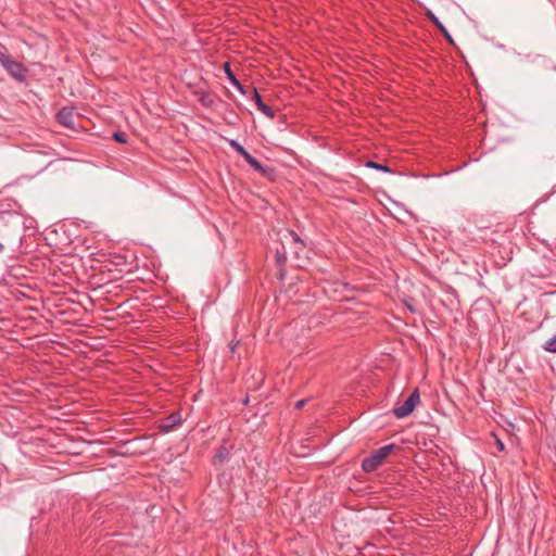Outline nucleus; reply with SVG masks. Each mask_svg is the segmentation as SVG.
Masks as SVG:
<instances>
[{"instance_id":"obj_3","label":"nucleus","mask_w":556,"mask_h":556,"mask_svg":"<svg viewBox=\"0 0 556 556\" xmlns=\"http://www.w3.org/2000/svg\"><path fill=\"white\" fill-rule=\"evenodd\" d=\"M395 448H397V446L394 443H391L371 451L370 454L362 460V469L366 473L376 471Z\"/></svg>"},{"instance_id":"obj_17","label":"nucleus","mask_w":556,"mask_h":556,"mask_svg":"<svg viewBox=\"0 0 556 556\" xmlns=\"http://www.w3.org/2000/svg\"><path fill=\"white\" fill-rule=\"evenodd\" d=\"M544 350L551 353H556V334L545 342Z\"/></svg>"},{"instance_id":"obj_24","label":"nucleus","mask_w":556,"mask_h":556,"mask_svg":"<svg viewBox=\"0 0 556 556\" xmlns=\"http://www.w3.org/2000/svg\"><path fill=\"white\" fill-rule=\"evenodd\" d=\"M3 249H4V245H3V243L0 242V252H2Z\"/></svg>"},{"instance_id":"obj_20","label":"nucleus","mask_w":556,"mask_h":556,"mask_svg":"<svg viewBox=\"0 0 556 556\" xmlns=\"http://www.w3.org/2000/svg\"><path fill=\"white\" fill-rule=\"evenodd\" d=\"M285 275H286L285 266L283 267H279V270L277 273L278 279L283 280Z\"/></svg>"},{"instance_id":"obj_19","label":"nucleus","mask_w":556,"mask_h":556,"mask_svg":"<svg viewBox=\"0 0 556 556\" xmlns=\"http://www.w3.org/2000/svg\"><path fill=\"white\" fill-rule=\"evenodd\" d=\"M306 402H307L306 399L298 401L294 405V408L298 410L302 409L304 407V405L306 404Z\"/></svg>"},{"instance_id":"obj_9","label":"nucleus","mask_w":556,"mask_h":556,"mask_svg":"<svg viewBox=\"0 0 556 556\" xmlns=\"http://www.w3.org/2000/svg\"><path fill=\"white\" fill-rule=\"evenodd\" d=\"M228 143L229 146L239 154L241 155L245 162L249 164L251 162V160L254 157L252 154H250L248 152V150L241 144L239 143L237 140L235 139H228Z\"/></svg>"},{"instance_id":"obj_16","label":"nucleus","mask_w":556,"mask_h":556,"mask_svg":"<svg viewBox=\"0 0 556 556\" xmlns=\"http://www.w3.org/2000/svg\"><path fill=\"white\" fill-rule=\"evenodd\" d=\"M112 139L118 143H126L128 140V136L126 132L118 130L113 132Z\"/></svg>"},{"instance_id":"obj_6","label":"nucleus","mask_w":556,"mask_h":556,"mask_svg":"<svg viewBox=\"0 0 556 556\" xmlns=\"http://www.w3.org/2000/svg\"><path fill=\"white\" fill-rule=\"evenodd\" d=\"M249 165L254 170H256L262 177L268 179L269 181H275L278 178V172L275 167L264 165L255 157L251 160Z\"/></svg>"},{"instance_id":"obj_18","label":"nucleus","mask_w":556,"mask_h":556,"mask_svg":"<svg viewBox=\"0 0 556 556\" xmlns=\"http://www.w3.org/2000/svg\"><path fill=\"white\" fill-rule=\"evenodd\" d=\"M289 236L291 237L292 241L296 244H300L301 245V250L304 248V242L300 239V237L298 236V233L293 230H289Z\"/></svg>"},{"instance_id":"obj_5","label":"nucleus","mask_w":556,"mask_h":556,"mask_svg":"<svg viewBox=\"0 0 556 556\" xmlns=\"http://www.w3.org/2000/svg\"><path fill=\"white\" fill-rule=\"evenodd\" d=\"M420 402V394H419V390L418 389H415L409 395L408 397L404 401L403 404H396L393 408H392V414L399 418V419H402V418H405L407 416H409L416 408L417 404Z\"/></svg>"},{"instance_id":"obj_1","label":"nucleus","mask_w":556,"mask_h":556,"mask_svg":"<svg viewBox=\"0 0 556 556\" xmlns=\"http://www.w3.org/2000/svg\"><path fill=\"white\" fill-rule=\"evenodd\" d=\"M224 72L231 87L244 96L247 100L253 101L254 104H264L262 97L257 92L256 88L253 87L251 83L240 81L231 71L230 64L228 62L224 63Z\"/></svg>"},{"instance_id":"obj_10","label":"nucleus","mask_w":556,"mask_h":556,"mask_svg":"<svg viewBox=\"0 0 556 556\" xmlns=\"http://www.w3.org/2000/svg\"><path fill=\"white\" fill-rule=\"evenodd\" d=\"M428 17L429 20L437 26L438 29H440V31L442 33V35L444 36V38L451 43V45H454V40L452 38V36L450 35V33L446 30V28L444 27V25L439 21V18L432 13V12H428Z\"/></svg>"},{"instance_id":"obj_13","label":"nucleus","mask_w":556,"mask_h":556,"mask_svg":"<svg viewBox=\"0 0 556 556\" xmlns=\"http://www.w3.org/2000/svg\"><path fill=\"white\" fill-rule=\"evenodd\" d=\"M365 166L369 167V168H375L377 170H381V172H384V173H393V170L389 166H387L386 164L377 163V162L371 161V160L367 161L365 163Z\"/></svg>"},{"instance_id":"obj_7","label":"nucleus","mask_w":556,"mask_h":556,"mask_svg":"<svg viewBox=\"0 0 556 556\" xmlns=\"http://www.w3.org/2000/svg\"><path fill=\"white\" fill-rule=\"evenodd\" d=\"M181 422V414L180 412L176 410L164 418V420L159 425V430L162 433H167L175 427L179 426Z\"/></svg>"},{"instance_id":"obj_25","label":"nucleus","mask_w":556,"mask_h":556,"mask_svg":"<svg viewBox=\"0 0 556 556\" xmlns=\"http://www.w3.org/2000/svg\"><path fill=\"white\" fill-rule=\"evenodd\" d=\"M231 351L235 352L236 345H231Z\"/></svg>"},{"instance_id":"obj_4","label":"nucleus","mask_w":556,"mask_h":556,"mask_svg":"<svg viewBox=\"0 0 556 556\" xmlns=\"http://www.w3.org/2000/svg\"><path fill=\"white\" fill-rule=\"evenodd\" d=\"M77 106H62V109L55 114L56 121L72 130L84 129L81 125V117L78 113H75Z\"/></svg>"},{"instance_id":"obj_22","label":"nucleus","mask_w":556,"mask_h":556,"mask_svg":"<svg viewBox=\"0 0 556 556\" xmlns=\"http://www.w3.org/2000/svg\"><path fill=\"white\" fill-rule=\"evenodd\" d=\"M405 305H406V307H407L412 313H416V312H417V311H416V308H415L412 304H409L408 302H405Z\"/></svg>"},{"instance_id":"obj_8","label":"nucleus","mask_w":556,"mask_h":556,"mask_svg":"<svg viewBox=\"0 0 556 556\" xmlns=\"http://www.w3.org/2000/svg\"><path fill=\"white\" fill-rule=\"evenodd\" d=\"M263 114L269 118L278 117L281 124H288L287 114L283 113L280 106H256Z\"/></svg>"},{"instance_id":"obj_14","label":"nucleus","mask_w":556,"mask_h":556,"mask_svg":"<svg viewBox=\"0 0 556 556\" xmlns=\"http://www.w3.org/2000/svg\"><path fill=\"white\" fill-rule=\"evenodd\" d=\"M150 114L156 117H165L167 114L165 106H143Z\"/></svg>"},{"instance_id":"obj_21","label":"nucleus","mask_w":556,"mask_h":556,"mask_svg":"<svg viewBox=\"0 0 556 556\" xmlns=\"http://www.w3.org/2000/svg\"><path fill=\"white\" fill-rule=\"evenodd\" d=\"M496 445H497L498 451L502 452L505 450V445L500 439H496Z\"/></svg>"},{"instance_id":"obj_12","label":"nucleus","mask_w":556,"mask_h":556,"mask_svg":"<svg viewBox=\"0 0 556 556\" xmlns=\"http://www.w3.org/2000/svg\"><path fill=\"white\" fill-rule=\"evenodd\" d=\"M275 260H276V264L279 267H283L286 265L287 251H286V247L283 243H281L279 248H276Z\"/></svg>"},{"instance_id":"obj_26","label":"nucleus","mask_w":556,"mask_h":556,"mask_svg":"<svg viewBox=\"0 0 556 556\" xmlns=\"http://www.w3.org/2000/svg\"><path fill=\"white\" fill-rule=\"evenodd\" d=\"M248 403H249V397H247V399L244 400V404H248Z\"/></svg>"},{"instance_id":"obj_23","label":"nucleus","mask_w":556,"mask_h":556,"mask_svg":"<svg viewBox=\"0 0 556 556\" xmlns=\"http://www.w3.org/2000/svg\"><path fill=\"white\" fill-rule=\"evenodd\" d=\"M92 280H94L93 283H97L99 287L102 286V283H100V280H97V276H92Z\"/></svg>"},{"instance_id":"obj_11","label":"nucleus","mask_w":556,"mask_h":556,"mask_svg":"<svg viewBox=\"0 0 556 556\" xmlns=\"http://www.w3.org/2000/svg\"><path fill=\"white\" fill-rule=\"evenodd\" d=\"M230 456V452L226 445H220L214 455L213 463L214 465H217L218 463L222 464L225 460H227Z\"/></svg>"},{"instance_id":"obj_15","label":"nucleus","mask_w":556,"mask_h":556,"mask_svg":"<svg viewBox=\"0 0 556 556\" xmlns=\"http://www.w3.org/2000/svg\"><path fill=\"white\" fill-rule=\"evenodd\" d=\"M10 147L5 143H0V165L3 164L10 156Z\"/></svg>"},{"instance_id":"obj_2","label":"nucleus","mask_w":556,"mask_h":556,"mask_svg":"<svg viewBox=\"0 0 556 556\" xmlns=\"http://www.w3.org/2000/svg\"><path fill=\"white\" fill-rule=\"evenodd\" d=\"M0 65L7 73L18 83H26L28 68L21 62L14 60L4 46L0 48Z\"/></svg>"}]
</instances>
